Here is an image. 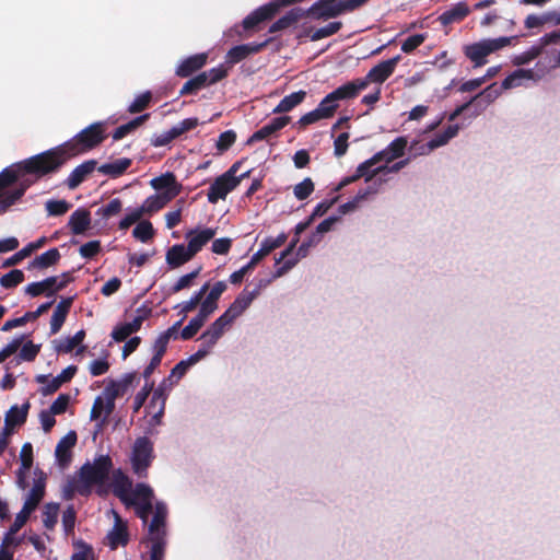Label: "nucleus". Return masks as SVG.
Segmentation results:
<instances>
[{
  "instance_id": "obj_1",
  "label": "nucleus",
  "mask_w": 560,
  "mask_h": 560,
  "mask_svg": "<svg viewBox=\"0 0 560 560\" xmlns=\"http://www.w3.org/2000/svg\"><path fill=\"white\" fill-rule=\"evenodd\" d=\"M105 130L104 122H94L63 144L3 168L0 172V214L40 178L57 173L69 159L100 145L106 139Z\"/></svg>"
},
{
  "instance_id": "obj_2",
  "label": "nucleus",
  "mask_w": 560,
  "mask_h": 560,
  "mask_svg": "<svg viewBox=\"0 0 560 560\" xmlns=\"http://www.w3.org/2000/svg\"><path fill=\"white\" fill-rule=\"evenodd\" d=\"M226 289L225 281H217L212 287L210 282H206L188 301L179 305L180 313L185 315L199 306L198 314L180 331L183 340L191 339L199 331L208 318L218 310L219 300Z\"/></svg>"
},
{
  "instance_id": "obj_3",
  "label": "nucleus",
  "mask_w": 560,
  "mask_h": 560,
  "mask_svg": "<svg viewBox=\"0 0 560 560\" xmlns=\"http://www.w3.org/2000/svg\"><path fill=\"white\" fill-rule=\"evenodd\" d=\"M113 468V460L108 455H100L93 464L85 463L79 470L78 479L70 483L71 491L88 497L93 486L103 485Z\"/></svg>"
},
{
  "instance_id": "obj_4",
  "label": "nucleus",
  "mask_w": 560,
  "mask_h": 560,
  "mask_svg": "<svg viewBox=\"0 0 560 560\" xmlns=\"http://www.w3.org/2000/svg\"><path fill=\"white\" fill-rule=\"evenodd\" d=\"M366 2L368 0H318L304 12L305 16L314 20H328L347 12H353Z\"/></svg>"
},
{
  "instance_id": "obj_5",
  "label": "nucleus",
  "mask_w": 560,
  "mask_h": 560,
  "mask_svg": "<svg viewBox=\"0 0 560 560\" xmlns=\"http://www.w3.org/2000/svg\"><path fill=\"white\" fill-rule=\"evenodd\" d=\"M241 165V161L235 162L226 172L214 179L207 191V198L210 203H217L220 199H225L244 178L249 176V171L238 176L236 175Z\"/></svg>"
},
{
  "instance_id": "obj_6",
  "label": "nucleus",
  "mask_w": 560,
  "mask_h": 560,
  "mask_svg": "<svg viewBox=\"0 0 560 560\" xmlns=\"http://www.w3.org/2000/svg\"><path fill=\"white\" fill-rule=\"evenodd\" d=\"M364 89H366V81L347 82L327 94L316 108L320 110L326 119L330 118L336 113L339 101L354 98Z\"/></svg>"
},
{
  "instance_id": "obj_7",
  "label": "nucleus",
  "mask_w": 560,
  "mask_h": 560,
  "mask_svg": "<svg viewBox=\"0 0 560 560\" xmlns=\"http://www.w3.org/2000/svg\"><path fill=\"white\" fill-rule=\"evenodd\" d=\"M515 37H498L483 39L464 47L465 56L474 62L475 67H481L487 63V57L510 45Z\"/></svg>"
},
{
  "instance_id": "obj_8",
  "label": "nucleus",
  "mask_w": 560,
  "mask_h": 560,
  "mask_svg": "<svg viewBox=\"0 0 560 560\" xmlns=\"http://www.w3.org/2000/svg\"><path fill=\"white\" fill-rule=\"evenodd\" d=\"M153 455V443L147 436L136 439L131 452V465L133 472L139 477H145Z\"/></svg>"
},
{
  "instance_id": "obj_9",
  "label": "nucleus",
  "mask_w": 560,
  "mask_h": 560,
  "mask_svg": "<svg viewBox=\"0 0 560 560\" xmlns=\"http://www.w3.org/2000/svg\"><path fill=\"white\" fill-rule=\"evenodd\" d=\"M458 130L459 127L457 125H450L444 131L436 133L428 142L413 140L408 147L410 158L427 155L431 153L433 150L442 145H445L452 138H454L458 133Z\"/></svg>"
},
{
  "instance_id": "obj_10",
  "label": "nucleus",
  "mask_w": 560,
  "mask_h": 560,
  "mask_svg": "<svg viewBox=\"0 0 560 560\" xmlns=\"http://www.w3.org/2000/svg\"><path fill=\"white\" fill-rule=\"evenodd\" d=\"M137 380V372L126 373L119 381H110L105 388L107 398V415H110L115 408V399L124 396L129 387Z\"/></svg>"
},
{
  "instance_id": "obj_11",
  "label": "nucleus",
  "mask_w": 560,
  "mask_h": 560,
  "mask_svg": "<svg viewBox=\"0 0 560 560\" xmlns=\"http://www.w3.org/2000/svg\"><path fill=\"white\" fill-rule=\"evenodd\" d=\"M281 7L282 4H280L279 0H272L271 2L257 8L243 20L242 24L244 30H253L258 24L271 20Z\"/></svg>"
},
{
  "instance_id": "obj_12",
  "label": "nucleus",
  "mask_w": 560,
  "mask_h": 560,
  "mask_svg": "<svg viewBox=\"0 0 560 560\" xmlns=\"http://www.w3.org/2000/svg\"><path fill=\"white\" fill-rule=\"evenodd\" d=\"M270 42L271 38H268L262 43H249L234 46L228 51L225 62L231 66L236 65L248 56L260 52Z\"/></svg>"
},
{
  "instance_id": "obj_13",
  "label": "nucleus",
  "mask_w": 560,
  "mask_h": 560,
  "mask_svg": "<svg viewBox=\"0 0 560 560\" xmlns=\"http://www.w3.org/2000/svg\"><path fill=\"white\" fill-rule=\"evenodd\" d=\"M150 185L153 189L160 191V194H166L170 196V200H173L182 192V184L177 182L176 176L172 172H167L150 180Z\"/></svg>"
},
{
  "instance_id": "obj_14",
  "label": "nucleus",
  "mask_w": 560,
  "mask_h": 560,
  "mask_svg": "<svg viewBox=\"0 0 560 560\" xmlns=\"http://www.w3.org/2000/svg\"><path fill=\"white\" fill-rule=\"evenodd\" d=\"M259 289H255L250 292L244 290L241 292L234 302L228 307L222 314L232 324L238 316H241L252 304V302L258 296Z\"/></svg>"
},
{
  "instance_id": "obj_15",
  "label": "nucleus",
  "mask_w": 560,
  "mask_h": 560,
  "mask_svg": "<svg viewBox=\"0 0 560 560\" xmlns=\"http://www.w3.org/2000/svg\"><path fill=\"white\" fill-rule=\"evenodd\" d=\"M400 59V56H396L394 58L384 60L373 67L366 74L364 79H357L355 81H366V85L369 82L383 83L385 82L395 71V68Z\"/></svg>"
},
{
  "instance_id": "obj_16",
  "label": "nucleus",
  "mask_w": 560,
  "mask_h": 560,
  "mask_svg": "<svg viewBox=\"0 0 560 560\" xmlns=\"http://www.w3.org/2000/svg\"><path fill=\"white\" fill-rule=\"evenodd\" d=\"M115 523L113 528L108 532L106 539L107 546L115 550L119 546L125 547L129 542V533L127 523L122 521L120 515L114 511Z\"/></svg>"
},
{
  "instance_id": "obj_17",
  "label": "nucleus",
  "mask_w": 560,
  "mask_h": 560,
  "mask_svg": "<svg viewBox=\"0 0 560 560\" xmlns=\"http://www.w3.org/2000/svg\"><path fill=\"white\" fill-rule=\"evenodd\" d=\"M113 493L126 505L130 506L135 503V499L131 497L132 482L130 478L125 475L120 469L114 472L113 479Z\"/></svg>"
},
{
  "instance_id": "obj_18",
  "label": "nucleus",
  "mask_w": 560,
  "mask_h": 560,
  "mask_svg": "<svg viewBox=\"0 0 560 560\" xmlns=\"http://www.w3.org/2000/svg\"><path fill=\"white\" fill-rule=\"evenodd\" d=\"M77 433L74 431H70L58 442L55 455L57 463L61 468H67L70 465L72 459V448L77 443Z\"/></svg>"
},
{
  "instance_id": "obj_19",
  "label": "nucleus",
  "mask_w": 560,
  "mask_h": 560,
  "mask_svg": "<svg viewBox=\"0 0 560 560\" xmlns=\"http://www.w3.org/2000/svg\"><path fill=\"white\" fill-rule=\"evenodd\" d=\"M208 60V54L200 52L183 59L175 70L179 78H190L194 73L202 69Z\"/></svg>"
},
{
  "instance_id": "obj_20",
  "label": "nucleus",
  "mask_w": 560,
  "mask_h": 560,
  "mask_svg": "<svg viewBox=\"0 0 560 560\" xmlns=\"http://www.w3.org/2000/svg\"><path fill=\"white\" fill-rule=\"evenodd\" d=\"M215 235V230L206 228L202 230H190L186 233L185 237L188 241V249L195 256L202 247L211 241Z\"/></svg>"
},
{
  "instance_id": "obj_21",
  "label": "nucleus",
  "mask_w": 560,
  "mask_h": 560,
  "mask_svg": "<svg viewBox=\"0 0 560 560\" xmlns=\"http://www.w3.org/2000/svg\"><path fill=\"white\" fill-rule=\"evenodd\" d=\"M167 508L163 502H156L151 523L149 524V538L162 536L166 538Z\"/></svg>"
},
{
  "instance_id": "obj_22",
  "label": "nucleus",
  "mask_w": 560,
  "mask_h": 560,
  "mask_svg": "<svg viewBox=\"0 0 560 560\" xmlns=\"http://www.w3.org/2000/svg\"><path fill=\"white\" fill-rule=\"evenodd\" d=\"M231 323L223 315L219 316L200 336L203 345L212 348Z\"/></svg>"
},
{
  "instance_id": "obj_23",
  "label": "nucleus",
  "mask_w": 560,
  "mask_h": 560,
  "mask_svg": "<svg viewBox=\"0 0 560 560\" xmlns=\"http://www.w3.org/2000/svg\"><path fill=\"white\" fill-rule=\"evenodd\" d=\"M46 490V476L43 471L39 472V476L34 479L33 487L23 504V508L26 510L34 512L40 501L45 495Z\"/></svg>"
},
{
  "instance_id": "obj_24",
  "label": "nucleus",
  "mask_w": 560,
  "mask_h": 560,
  "mask_svg": "<svg viewBox=\"0 0 560 560\" xmlns=\"http://www.w3.org/2000/svg\"><path fill=\"white\" fill-rule=\"evenodd\" d=\"M97 162L95 160H88L78 165L66 179V185L69 189L79 187L86 177L96 168Z\"/></svg>"
},
{
  "instance_id": "obj_25",
  "label": "nucleus",
  "mask_w": 560,
  "mask_h": 560,
  "mask_svg": "<svg viewBox=\"0 0 560 560\" xmlns=\"http://www.w3.org/2000/svg\"><path fill=\"white\" fill-rule=\"evenodd\" d=\"M192 258L194 255L184 244H175L166 253V262L173 269L183 266Z\"/></svg>"
},
{
  "instance_id": "obj_26",
  "label": "nucleus",
  "mask_w": 560,
  "mask_h": 560,
  "mask_svg": "<svg viewBox=\"0 0 560 560\" xmlns=\"http://www.w3.org/2000/svg\"><path fill=\"white\" fill-rule=\"evenodd\" d=\"M306 18L304 9L302 8H293L289 10L283 16L277 20L269 27V33H277L283 30L289 28L290 26L298 23L301 19Z\"/></svg>"
},
{
  "instance_id": "obj_27",
  "label": "nucleus",
  "mask_w": 560,
  "mask_h": 560,
  "mask_svg": "<svg viewBox=\"0 0 560 560\" xmlns=\"http://www.w3.org/2000/svg\"><path fill=\"white\" fill-rule=\"evenodd\" d=\"M91 224V213L89 210L79 208L72 212L68 225L74 235L83 234Z\"/></svg>"
},
{
  "instance_id": "obj_28",
  "label": "nucleus",
  "mask_w": 560,
  "mask_h": 560,
  "mask_svg": "<svg viewBox=\"0 0 560 560\" xmlns=\"http://www.w3.org/2000/svg\"><path fill=\"white\" fill-rule=\"evenodd\" d=\"M407 147V137H397L384 150L378 152L382 153L381 162L385 161L386 163H390L394 160L401 158L405 154Z\"/></svg>"
},
{
  "instance_id": "obj_29",
  "label": "nucleus",
  "mask_w": 560,
  "mask_h": 560,
  "mask_svg": "<svg viewBox=\"0 0 560 560\" xmlns=\"http://www.w3.org/2000/svg\"><path fill=\"white\" fill-rule=\"evenodd\" d=\"M46 243H47V237H45V236L39 237L35 242L28 243L26 246H24L22 249L16 252L14 255L7 258L2 266L4 268H7V267H11V266H15V265L20 264L24 258L31 256L33 252L42 248Z\"/></svg>"
},
{
  "instance_id": "obj_30",
  "label": "nucleus",
  "mask_w": 560,
  "mask_h": 560,
  "mask_svg": "<svg viewBox=\"0 0 560 560\" xmlns=\"http://www.w3.org/2000/svg\"><path fill=\"white\" fill-rule=\"evenodd\" d=\"M57 283V277H48L43 281L32 282L25 287V293L35 298L42 294L46 296H52L56 293L55 284Z\"/></svg>"
},
{
  "instance_id": "obj_31",
  "label": "nucleus",
  "mask_w": 560,
  "mask_h": 560,
  "mask_svg": "<svg viewBox=\"0 0 560 560\" xmlns=\"http://www.w3.org/2000/svg\"><path fill=\"white\" fill-rule=\"evenodd\" d=\"M470 13L469 7L465 2H458L451 9L444 11L440 16L439 21L442 25H450L456 22L463 21Z\"/></svg>"
},
{
  "instance_id": "obj_32",
  "label": "nucleus",
  "mask_w": 560,
  "mask_h": 560,
  "mask_svg": "<svg viewBox=\"0 0 560 560\" xmlns=\"http://www.w3.org/2000/svg\"><path fill=\"white\" fill-rule=\"evenodd\" d=\"M61 255L58 248L54 247L48 249L47 252L36 256L30 264L28 269H47L51 266H55L60 260Z\"/></svg>"
},
{
  "instance_id": "obj_33",
  "label": "nucleus",
  "mask_w": 560,
  "mask_h": 560,
  "mask_svg": "<svg viewBox=\"0 0 560 560\" xmlns=\"http://www.w3.org/2000/svg\"><path fill=\"white\" fill-rule=\"evenodd\" d=\"M382 153H375L372 158L362 162L358 165L355 173L361 177H365V180H370L375 174L385 172L386 166H378L374 170L372 167L381 162Z\"/></svg>"
},
{
  "instance_id": "obj_34",
  "label": "nucleus",
  "mask_w": 560,
  "mask_h": 560,
  "mask_svg": "<svg viewBox=\"0 0 560 560\" xmlns=\"http://www.w3.org/2000/svg\"><path fill=\"white\" fill-rule=\"evenodd\" d=\"M132 161L128 158L117 159L110 163L102 164L97 171L113 178L122 175L131 165Z\"/></svg>"
},
{
  "instance_id": "obj_35",
  "label": "nucleus",
  "mask_w": 560,
  "mask_h": 560,
  "mask_svg": "<svg viewBox=\"0 0 560 560\" xmlns=\"http://www.w3.org/2000/svg\"><path fill=\"white\" fill-rule=\"evenodd\" d=\"M30 409V402H25L22 407L12 406L5 413L4 422L7 427H18L25 423Z\"/></svg>"
},
{
  "instance_id": "obj_36",
  "label": "nucleus",
  "mask_w": 560,
  "mask_h": 560,
  "mask_svg": "<svg viewBox=\"0 0 560 560\" xmlns=\"http://www.w3.org/2000/svg\"><path fill=\"white\" fill-rule=\"evenodd\" d=\"M310 247H311V243L303 242L299 246L294 257H291V258L287 259L282 265L277 267L272 278L277 279V278H280V277L284 276L287 272H289L299 262V260L301 258L306 256L307 250H308Z\"/></svg>"
},
{
  "instance_id": "obj_37",
  "label": "nucleus",
  "mask_w": 560,
  "mask_h": 560,
  "mask_svg": "<svg viewBox=\"0 0 560 560\" xmlns=\"http://www.w3.org/2000/svg\"><path fill=\"white\" fill-rule=\"evenodd\" d=\"M306 92L303 90H300L298 92H293L287 96H284L280 103L276 106L273 109V113L282 114L291 112L293 108H295L298 105H300L306 97Z\"/></svg>"
},
{
  "instance_id": "obj_38",
  "label": "nucleus",
  "mask_w": 560,
  "mask_h": 560,
  "mask_svg": "<svg viewBox=\"0 0 560 560\" xmlns=\"http://www.w3.org/2000/svg\"><path fill=\"white\" fill-rule=\"evenodd\" d=\"M170 201V196L166 194H155L149 196L139 208L143 214H152L163 209Z\"/></svg>"
},
{
  "instance_id": "obj_39",
  "label": "nucleus",
  "mask_w": 560,
  "mask_h": 560,
  "mask_svg": "<svg viewBox=\"0 0 560 560\" xmlns=\"http://www.w3.org/2000/svg\"><path fill=\"white\" fill-rule=\"evenodd\" d=\"M20 459H21V469L18 474V482L21 488H25V480H24V470H28L33 466V446L30 442L24 443L21 452H20Z\"/></svg>"
},
{
  "instance_id": "obj_40",
  "label": "nucleus",
  "mask_w": 560,
  "mask_h": 560,
  "mask_svg": "<svg viewBox=\"0 0 560 560\" xmlns=\"http://www.w3.org/2000/svg\"><path fill=\"white\" fill-rule=\"evenodd\" d=\"M502 90H504L502 88V84L498 86L497 83H492L489 86H487L483 91L475 95L471 98V101L472 103H476L477 105H480L482 106V108H485L499 97Z\"/></svg>"
},
{
  "instance_id": "obj_41",
  "label": "nucleus",
  "mask_w": 560,
  "mask_h": 560,
  "mask_svg": "<svg viewBox=\"0 0 560 560\" xmlns=\"http://www.w3.org/2000/svg\"><path fill=\"white\" fill-rule=\"evenodd\" d=\"M535 79V72L530 69H517L509 74L502 81V88L504 90L513 89L520 86L523 80H532Z\"/></svg>"
},
{
  "instance_id": "obj_42",
  "label": "nucleus",
  "mask_w": 560,
  "mask_h": 560,
  "mask_svg": "<svg viewBox=\"0 0 560 560\" xmlns=\"http://www.w3.org/2000/svg\"><path fill=\"white\" fill-rule=\"evenodd\" d=\"M149 118H150V114L147 113V114H143V115H140V116L133 118L132 120L128 121L127 124H124V125L117 127L113 133V139L115 141H118V140L125 138L127 135L131 133L138 127L143 125Z\"/></svg>"
},
{
  "instance_id": "obj_43",
  "label": "nucleus",
  "mask_w": 560,
  "mask_h": 560,
  "mask_svg": "<svg viewBox=\"0 0 560 560\" xmlns=\"http://www.w3.org/2000/svg\"><path fill=\"white\" fill-rule=\"evenodd\" d=\"M207 88L206 74L198 73L197 75L188 79L179 91L180 96L196 95L199 91Z\"/></svg>"
},
{
  "instance_id": "obj_44",
  "label": "nucleus",
  "mask_w": 560,
  "mask_h": 560,
  "mask_svg": "<svg viewBox=\"0 0 560 560\" xmlns=\"http://www.w3.org/2000/svg\"><path fill=\"white\" fill-rule=\"evenodd\" d=\"M59 503L49 502L44 505L43 509V524L47 530H52L58 522Z\"/></svg>"
},
{
  "instance_id": "obj_45",
  "label": "nucleus",
  "mask_w": 560,
  "mask_h": 560,
  "mask_svg": "<svg viewBox=\"0 0 560 560\" xmlns=\"http://www.w3.org/2000/svg\"><path fill=\"white\" fill-rule=\"evenodd\" d=\"M85 338V331L83 329L77 331L74 336L68 337L62 340L57 347L56 350L59 353H70L72 352Z\"/></svg>"
},
{
  "instance_id": "obj_46",
  "label": "nucleus",
  "mask_w": 560,
  "mask_h": 560,
  "mask_svg": "<svg viewBox=\"0 0 560 560\" xmlns=\"http://www.w3.org/2000/svg\"><path fill=\"white\" fill-rule=\"evenodd\" d=\"M39 350L40 346L28 341L22 346L18 357L13 358V361H15V364H20L22 361L32 362L36 359Z\"/></svg>"
},
{
  "instance_id": "obj_47",
  "label": "nucleus",
  "mask_w": 560,
  "mask_h": 560,
  "mask_svg": "<svg viewBox=\"0 0 560 560\" xmlns=\"http://www.w3.org/2000/svg\"><path fill=\"white\" fill-rule=\"evenodd\" d=\"M342 27V23L339 21L330 22L326 26L319 27L315 30L311 35L310 38L312 42H317L319 39L329 37L340 31Z\"/></svg>"
},
{
  "instance_id": "obj_48",
  "label": "nucleus",
  "mask_w": 560,
  "mask_h": 560,
  "mask_svg": "<svg viewBox=\"0 0 560 560\" xmlns=\"http://www.w3.org/2000/svg\"><path fill=\"white\" fill-rule=\"evenodd\" d=\"M151 541L150 560H164L167 540L165 537L156 536L149 538Z\"/></svg>"
},
{
  "instance_id": "obj_49",
  "label": "nucleus",
  "mask_w": 560,
  "mask_h": 560,
  "mask_svg": "<svg viewBox=\"0 0 560 560\" xmlns=\"http://www.w3.org/2000/svg\"><path fill=\"white\" fill-rule=\"evenodd\" d=\"M133 237L142 243H147L154 236V229L150 221H141L132 231Z\"/></svg>"
},
{
  "instance_id": "obj_50",
  "label": "nucleus",
  "mask_w": 560,
  "mask_h": 560,
  "mask_svg": "<svg viewBox=\"0 0 560 560\" xmlns=\"http://www.w3.org/2000/svg\"><path fill=\"white\" fill-rule=\"evenodd\" d=\"M24 272L20 269H13L0 278V285L4 289H12L24 281Z\"/></svg>"
},
{
  "instance_id": "obj_51",
  "label": "nucleus",
  "mask_w": 560,
  "mask_h": 560,
  "mask_svg": "<svg viewBox=\"0 0 560 560\" xmlns=\"http://www.w3.org/2000/svg\"><path fill=\"white\" fill-rule=\"evenodd\" d=\"M152 101V93L150 91H145L138 95L131 104L128 106V113L138 114L147 109Z\"/></svg>"
},
{
  "instance_id": "obj_52",
  "label": "nucleus",
  "mask_w": 560,
  "mask_h": 560,
  "mask_svg": "<svg viewBox=\"0 0 560 560\" xmlns=\"http://www.w3.org/2000/svg\"><path fill=\"white\" fill-rule=\"evenodd\" d=\"M201 267L192 270L189 273L182 276L171 288V293L175 294L179 291L190 288L194 284V280L199 276Z\"/></svg>"
},
{
  "instance_id": "obj_53",
  "label": "nucleus",
  "mask_w": 560,
  "mask_h": 560,
  "mask_svg": "<svg viewBox=\"0 0 560 560\" xmlns=\"http://www.w3.org/2000/svg\"><path fill=\"white\" fill-rule=\"evenodd\" d=\"M36 382L37 383H40V384H45L46 385L42 388V393L43 395L47 396V395H52L54 393H56L60 386L63 384L58 376L56 377H52L51 380H49V375H37L36 376Z\"/></svg>"
},
{
  "instance_id": "obj_54",
  "label": "nucleus",
  "mask_w": 560,
  "mask_h": 560,
  "mask_svg": "<svg viewBox=\"0 0 560 560\" xmlns=\"http://www.w3.org/2000/svg\"><path fill=\"white\" fill-rule=\"evenodd\" d=\"M172 386H170V380L168 378H165L163 380L160 385L158 386V388L153 389L151 393H153L154 395V399H160V407H159V410L156 411V416H163L164 413V409H165V402H166V398H167V394L166 392L171 388Z\"/></svg>"
},
{
  "instance_id": "obj_55",
  "label": "nucleus",
  "mask_w": 560,
  "mask_h": 560,
  "mask_svg": "<svg viewBox=\"0 0 560 560\" xmlns=\"http://www.w3.org/2000/svg\"><path fill=\"white\" fill-rule=\"evenodd\" d=\"M315 189L312 178L306 177L293 188V194L298 200H305Z\"/></svg>"
},
{
  "instance_id": "obj_56",
  "label": "nucleus",
  "mask_w": 560,
  "mask_h": 560,
  "mask_svg": "<svg viewBox=\"0 0 560 560\" xmlns=\"http://www.w3.org/2000/svg\"><path fill=\"white\" fill-rule=\"evenodd\" d=\"M122 209V202L119 198L112 199L107 205L97 209L96 214L103 219H109L117 215Z\"/></svg>"
},
{
  "instance_id": "obj_57",
  "label": "nucleus",
  "mask_w": 560,
  "mask_h": 560,
  "mask_svg": "<svg viewBox=\"0 0 560 560\" xmlns=\"http://www.w3.org/2000/svg\"><path fill=\"white\" fill-rule=\"evenodd\" d=\"M154 382L147 381L144 386L141 388L140 392L137 393L133 399L132 409L133 412H138L142 406L144 405L145 400L148 399L149 395L153 390Z\"/></svg>"
},
{
  "instance_id": "obj_58",
  "label": "nucleus",
  "mask_w": 560,
  "mask_h": 560,
  "mask_svg": "<svg viewBox=\"0 0 560 560\" xmlns=\"http://www.w3.org/2000/svg\"><path fill=\"white\" fill-rule=\"evenodd\" d=\"M152 314V310L147 305H141L136 311L135 318L128 323L135 332L139 331L143 322L147 320Z\"/></svg>"
},
{
  "instance_id": "obj_59",
  "label": "nucleus",
  "mask_w": 560,
  "mask_h": 560,
  "mask_svg": "<svg viewBox=\"0 0 560 560\" xmlns=\"http://www.w3.org/2000/svg\"><path fill=\"white\" fill-rule=\"evenodd\" d=\"M71 205L66 200H48L46 202V210L49 215L59 217L68 212Z\"/></svg>"
},
{
  "instance_id": "obj_60",
  "label": "nucleus",
  "mask_w": 560,
  "mask_h": 560,
  "mask_svg": "<svg viewBox=\"0 0 560 560\" xmlns=\"http://www.w3.org/2000/svg\"><path fill=\"white\" fill-rule=\"evenodd\" d=\"M131 497L136 499L137 502H152L153 490L149 485L137 483Z\"/></svg>"
},
{
  "instance_id": "obj_61",
  "label": "nucleus",
  "mask_w": 560,
  "mask_h": 560,
  "mask_svg": "<svg viewBox=\"0 0 560 560\" xmlns=\"http://www.w3.org/2000/svg\"><path fill=\"white\" fill-rule=\"evenodd\" d=\"M202 73L206 74V84L209 86L226 78L228 69L223 65H220L210 69L209 71H203Z\"/></svg>"
},
{
  "instance_id": "obj_62",
  "label": "nucleus",
  "mask_w": 560,
  "mask_h": 560,
  "mask_svg": "<svg viewBox=\"0 0 560 560\" xmlns=\"http://www.w3.org/2000/svg\"><path fill=\"white\" fill-rule=\"evenodd\" d=\"M32 513L33 512L25 508H22V510L16 514L14 522L11 524L8 530V536L15 535L26 524Z\"/></svg>"
},
{
  "instance_id": "obj_63",
  "label": "nucleus",
  "mask_w": 560,
  "mask_h": 560,
  "mask_svg": "<svg viewBox=\"0 0 560 560\" xmlns=\"http://www.w3.org/2000/svg\"><path fill=\"white\" fill-rule=\"evenodd\" d=\"M77 520V512L73 505H69L62 513V526L67 535L71 534L74 529Z\"/></svg>"
},
{
  "instance_id": "obj_64",
  "label": "nucleus",
  "mask_w": 560,
  "mask_h": 560,
  "mask_svg": "<svg viewBox=\"0 0 560 560\" xmlns=\"http://www.w3.org/2000/svg\"><path fill=\"white\" fill-rule=\"evenodd\" d=\"M236 141V132L234 130H226L219 136L217 141V149L220 152L229 150Z\"/></svg>"
}]
</instances>
